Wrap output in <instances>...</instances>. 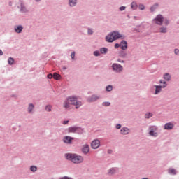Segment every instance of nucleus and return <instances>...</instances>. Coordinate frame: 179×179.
I'll list each match as a JSON object with an SVG mask.
<instances>
[{
  "label": "nucleus",
  "mask_w": 179,
  "mask_h": 179,
  "mask_svg": "<svg viewBox=\"0 0 179 179\" xmlns=\"http://www.w3.org/2000/svg\"><path fill=\"white\" fill-rule=\"evenodd\" d=\"M15 30L16 33H22V31L23 30V27L22 26H17V27L15 28Z\"/></svg>",
  "instance_id": "16"
},
{
  "label": "nucleus",
  "mask_w": 179,
  "mask_h": 179,
  "mask_svg": "<svg viewBox=\"0 0 179 179\" xmlns=\"http://www.w3.org/2000/svg\"><path fill=\"white\" fill-rule=\"evenodd\" d=\"M88 34H93V31L90 29H88Z\"/></svg>",
  "instance_id": "39"
},
{
  "label": "nucleus",
  "mask_w": 179,
  "mask_h": 179,
  "mask_svg": "<svg viewBox=\"0 0 179 179\" xmlns=\"http://www.w3.org/2000/svg\"><path fill=\"white\" fill-rule=\"evenodd\" d=\"M138 8L140 10H143L145 9V6H143V4H140Z\"/></svg>",
  "instance_id": "29"
},
{
  "label": "nucleus",
  "mask_w": 179,
  "mask_h": 179,
  "mask_svg": "<svg viewBox=\"0 0 179 179\" xmlns=\"http://www.w3.org/2000/svg\"><path fill=\"white\" fill-rule=\"evenodd\" d=\"M120 47H121L120 44H119V43L115 44V48H120Z\"/></svg>",
  "instance_id": "37"
},
{
  "label": "nucleus",
  "mask_w": 179,
  "mask_h": 179,
  "mask_svg": "<svg viewBox=\"0 0 179 179\" xmlns=\"http://www.w3.org/2000/svg\"><path fill=\"white\" fill-rule=\"evenodd\" d=\"M169 174H172L173 176H175L176 174V169H169Z\"/></svg>",
  "instance_id": "28"
},
{
  "label": "nucleus",
  "mask_w": 179,
  "mask_h": 179,
  "mask_svg": "<svg viewBox=\"0 0 179 179\" xmlns=\"http://www.w3.org/2000/svg\"><path fill=\"white\" fill-rule=\"evenodd\" d=\"M164 79H165V80H170V79H171V76H170V74L166 73L164 76Z\"/></svg>",
  "instance_id": "19"
},
{
  "label": "nucleus",
  "mask_w": 179,
  "mask_h": 179,
  "mask_svg": "<svg viewBox=\"0 0 179 179\" xmlns=\"http://www.w3.org/2000/svg\"><path fill=\"white\" fill-rule=\"evenodd\" d=\"M120 47H121L122 50L125 51V50H127V48H128V43L127 41H122L120 43Z\"/></svg>",
  "instance_id": "10"
},
{
  "label": "nucleus",
  "mask_w": 179,
  "mask_h": 179,
  "mask_svg": "<svg viewBox=\"0 0 179 179\" xmlns=\"http://www.w3.org/2000/svg\"><path fill=\"white\" fill-rule=\"evenodd\" d=\"M33 108H34V105L29 104V108H28L29 113H31V111H33Z\"/></svg>",
  "instance_id": "22"
},
{
  "label": "nucleus",
  "mask_w": 179,
  "mask_h": 179,
  "mask_svg": "<svg viewBox=\"0 0 179 179\" xmlns=\"http://www.w3.org/2000/svg\"><path fill=\"white\" fill-rule=\"evenodd\" d=\"M173 128H174V124L171 122L166 123L164 125V129L170 130L173 129Z\"/></svg>",
  "instance_id": "12"
},
{
  "label": "nucleus",
  "mask_w": 179,
  "mask_h": 179,
  "mask_svg": "<svg viewBox=\"0 0 179 179\" xmlns=\"http://www.w3.org/2000/svg\"><path fill=\"white\" fill-rule=\"evenodd\" d=\"M151 117H153V114L152 113H147L145 115V117L147 119H149Z\"/></svg>",
  "instance_id": "23"
},
{
  "label": "nucleus",
  "mask_w": 179,
  "mask_h": 179,
  "mask_svg": "<svg viewBox=\"0 0 179 179\" xmlns=\"http://www.w3.org/2000/svg\"><path fill=\"white\" fill-rule=\"evenodd\" d=\"M21 10L22 12H26V8L23 6V4H21Z\"/></svg>",
  "instance_id": "35"
},
{
  "label": "nucleus",
  "mask_w": 179,
  "mask_h": 179,
  "mask_svg": "<svg viewBox=\"0 0 179 179\" xmlns=\"http://www.w3.org/2000/svg\"><path fill=\"white\" fill-rule=\"evenodd\" d=\"M90 150V148L89 147V145H87V144L84 145V146L83 147V149H82L83 153H85V155H87V153H89Z\"/></svg>",
  "instance_id": "9"
},
{
  "label": "nucleus",
  "mask_w": 179,
  "mask_h": 179,
  "mask_svg": "<svg viewBox=\"0 0 179 179\" xmlns=\"http://www.w3.org/2000/svg\"><path fill=\"white\" fill-rule=\"evenodd\" d=\"M53 78L56 80H59L61 79V75H59V74H58L57 73H53Z\"/></svg>",
  "instance_id": "17"
},
{
  "label": "nucleus",
  "mask_w": 179,
  "mask_h": 179,
  "mask_svg": "<svg viewBox=\"0 0 179 179\" xmlns=\"http://www.w3.org/2000/svg\"><path fill=\"white\" fill-rule=\"evenodd\" d=\"M160 83H164V85L162 86L160 85H155V94H159V92H162V87H166V86H167V84H166V82H164L160 80L159 81Z\"/></svg>",
  "instance_id": "6"
},
{
  "label": "nucleus",
  "mask_w": 179,
  "mask_h": 179,
  "mask_svg": "<svg viewBox=\"0 0 179 179\" xmlns=\"http://www.w3.org/2000/svg\"><path fill=\"white\" fill-rule=\"evenodd\" d=\"M13 62H15V60L13 59V58L10 57L8 59V64H9V65H13Z\"/></svg>",
  "instance_id": "25"
},
{
  "label": "nucleus",
  "mask_w": 179,
  "mask_h": 179,
  "mask_svg": "<svg viewBox=\"0 0 179 179\" xmlns=\"http://www.w3.org/2000/svg\"><path fill=\"white\" fill-rule=\"evenodd\" d=\"M112 68L113 71H115L117 73L122 72V70L124 69V68H122V66H121V64H118L117 63H114L112 65Z\"/></svg>",
  "instance_id": "5"
},
{
  "label": "nucleus",
  "mask_w": 179,
  "mask_h": 179,
  "mask_svg": "<svg viewBox=\"0 0 179 179\" xmlns=\"http://www.w3.org/2000/svg\"><path fill=\"white\" fill-rule=\"evenodd\" d=\"M94 55H95V57H99L100 55V52L99 51L94 52Z\"/></svg>",
  "instance_id": "32"
},
{
  "label": "nucleus",
  "mask_w": 179,
  "mask_h": 179,
  "mask_svg": "<svg viewBox=\"0 0 179 179\" xmlns=\"http://www.w3.org/2000/svg\"><path fill=\"white\" fill-rule=\"evenodd\" d=\"M72 59H75V52H73L71 55Z\"/></svg>",
  "instance_id": "38"
},
{
  "label": "nucleus",
  "mask_w": 179,
  "mask_h": 179,
  "mask_svg": "<svg viewBox=\"0 0 179 179\" xmlns=\"http://www.w3.org/2000/svg\"><path fill=\"white\" fill-rule=\"evenodd\" d=\"M66 159L70 160L72 163L79 164V163H83V157L78 155L76 154H66Z\"/></svg>",
  "instance_id": "3"
},
{
  "label": "nucleus",
  "mask_w": 179,
  "mask_h": 179,
  "mask_svg": "<svg viewBox=\"0 0 179 179\" xmlns=\"http://www.w3.org/2000/svg\"><path fill=\"white\" fill-rule=\"evenodd\" d=\"M30 170H31V171H37V167L31 166Z\"/></svg>",
  "instance_id": "30"
},
{
  "label": "nucleus",
  "mask_w": 179,
  "mask_h": 179,
  "mask_svg": "<svg viewBox=\"0 0 179 179\" xmlns=\"http://www.w3.org/2000/svg\"><path fill=\"white\" fill-rule=\"evenodd\" d=\"M106 92H111L113 90V86L108 85L106 87Z\"/></svg>",
  "instance_id": "26"
},
{
  "label": "nucleus",
  "mask_w": 179,
  "mask_h": 179,
  "mask_svg": "<svg viewBox=\"0 0 179 179\" xmlns=\"http://www.w3.org/2000/svg\"><path fill=\"white\" fill-rule=\"evenodd\" d=\"M70 6H75L76 5V0H69Z\"/></svg>",
  "instance_id": "21"
},
{
  "label": "nucleus",
  "mask_w": 179,
  "mask_h": 179,
  "mask_svg": "<svg viewBox=\"0 0 179 179\" xmlns=\"http://www.w3.org/2000/svg\"><path fill=\"white\" fill-rule=\"evenodd\" d=\"M91 146L92 149H97L98 148L100 147V141L97 139L94 140L91 143Z\"/></svg>",
  "instance_id": "8"
},
{
  "label": "nucleus",
  "mask_w": 179,
  "mask_h": 179,
  "mask_svg": "<svg viewBox=\"0 0 179 179\" xmlns=\"http://www.w3.org/2000/svg\"><path fill=\"white\" fill-rule=\"evenodd\" d=\"M48 79H52V78H54V75H52V74H48Z\"/></svg>",
  "instance_id": "36"
},
{
  "label": "nucleus",
  "mask_w": 179,
  "mask_h": 179,
  "mask_svg": "<svg viewBox=\"0 0 179 179\" xmlns=\"http://www.w3.org/2000/svg\"><path fill=\"white\" fill-rule=\"evenodd\" d=\"M71 106H76V108H79L82 106V102L78 101V99L75 96H70L64 101V108H69Z\"/></svg>",
  "instance_id": "1"
},
{
  "label": "nucleus",
  "mask_w": 179,
  "mask_h": 179,
  "mask_svg": "<svg viewBox=\"0 0 179 179\" xmlns=\"http://www.w3.org/2000/svg\"><path fill=\"white\" fill-rule=\"evenodd\" d=\"M120 133L122 135H128L129 134V129L124 127L120 130Z\"/></svg>",
  "instance_id": "13"
},
{
  "label": "nucleus",
  "mask_w": 179,
  "mask_h": 179,
  "mask_svg": "<svg viewBox=\"0 0 179 179\" xmlns=\"http://www.w3.org/2000/svg\"><path fill=\"white\" fill-rule=\"evenodd\" d=\"M149 135H150V136H157V133L155 132V131H157V127L156 126H151L149 127Z\"/></svg>",
  "instance_id": "7"
},
{
  "label": "nucleus",
  "mask_w": 179,
  "mask_h": 179,
  "mask_svg": "<svg viewBox=\"0 0 179 179\" xmlns=\"http://www.w3.org/2000/svg\"><path fill=\"white\" fill-rule=\"evenodd\" d=\"M115 173H117V170L115 168H111L108 171L109 176H113V174H115Z\"/></svg>",
  "instance_id": "15"
},
{
  "label": "nucleus",
  "mask_w": 179,
  "mask_h": 179,
  "mask_svg": "<svg viewBox=\"0 0 179 179\" xmlns=\"http://www.w3.org/2000/svg\"><path fill=\"white\" fill-rule=\"evenodd\" d=\"M36 1H40V0H36Z\"/></svg>",
  "instance_id": "46"
},
{
  "label": "nucleus",
  "mask_w": 179,
  "mask_h": 179,
  "mask_svg": "<svg viewBox=\"0 0 179 179\" xmlns=\"http://www.w3.org/2000/svg\"><path fill=\"white\" fill-rule=\"evenodd\" d=\"M131 6V8L134 9V10L138 8V4H136V2H132Z\"/></svg>",
  "instance_id": "20"
},
{
  "label": "nucleus",
  "mask_w": 179,
  "mask_h": 179,
  "mask_svg": "<svg viewBox=\"0 0 179 179\" xmlns=\"http://www.w3.org/2000/svg\"><path fill=\"white\" fill-rule=\"evenodd\" d=\"M153 22H155L156 24H159V26H162V24H163V22L166 25L169 24V20H164L163 15H157V17L153 20Z\"/></svg>",
  "instance_id": "4"
},
{
  "label": "nucleus",
  "mask_w": 179,
  "mask_h": 179,
  "mask_svg": "<svg viewBox=\"0 0 179 179\" xmlns=\"http://www.w3.org/2000/svg\"><path fill=\"white\" fill-rule=\"evenodd\" d=\"M101 54H106V52H107V51H108V50L106 48H102L100 50Z\"/></svg>",
  "instance_id": "24"
},
{
  "label": "nucleus",
  "mask_w": 179,
  "mask_h": 179,
  "mask_svg": "<svg viewBox=\"0 0 179 179\" xmlns=\"http://www.w3.org/2000/svg\"><path fill=\"white\" fill-rule=\"evenodd\" d=\"M64 143H72V141H73V138L71 136H65L63 139Z\"/></svg>",
  "instance_id": "11"
},
{
  "label": "nucleus",
  "mask_w": 179,
  "mask_h": 179,
  "mask_svg": "<svg viewBox=\"0 0 179 179\" xmlns=\"http://www.w3.org/2000/svg\"><path fill=\"white\" fill-rule=\"evenodd\" d=\"M68 122H69V121H64L63 124H64V125H66V124H68Z\"/></svg>",
  "instance_id": "43"
},
{
  "label": "nucleus",
  "mask_w": 179,
  "mask_h": 179,
  "mask_svg": "<svg viewBox=\"0 0 179 179\" xmlns=\"http://www.w3.org/2000/svg\"><path fill=\"white\" fill-rule=\"evenodd\" d=\"M120 38L124 40V38H125V36L120 34V32L118 31H113L112 33L106 36V41L108 43H113V41H115V40H118Z\"/></svg>",
  "instance_id": "2"
},
{
  "label": "nucleus",
  "mask_w": 179,
  "mask_h": 179,
  "mask_svg": "<svg viewBox=\"0 0 179 179\" xmlns=\"http://www.w3.org/2000/svg\"><path fill=\"white\" fill-rule=\"evenodd\" d=\"M0 55H3V52L0 50Z\"/></svg>",
  "instance_id": "45"
},
{
  "label": "nucleus",
  "mask_w": 179,
  "mask_h": 179,
  "mask_svg": "<svg viewBox=\"0 0 179 179\" xmlns=\"http://www.w3.org/2000/svg\"><path fill=\"white\" fill-rule=\"evenodd\" d=\"M76 131H78L77 127H70V128H69V132H71L73 134H75V132H76Z\"/></svg>",
  "instance_id": "18"
},
{
  "label": "nucleus",
  "mask_w": 179,
  "mask_h": 179,
  "mask_svg": "<svg viewBox=\"0 0 179 179\" xmlns=\"http://www.w3.org/2000/svg\"><path fill=\"white\" fill-rule=\"evenodd\" d=\"M178 52H179L178 49H175V54H178Z\"/></svg>",
  "instance_id": "44"
},
{
  "label": "nucleus",
  "mask_w": 179,
  "mask_h": 179,
  "mask_svg": "<svg viewBox=\"0 0 179 179\" xmlns=\"http://www.w3.org/2000/svg\"><path fill=\"white\" fill-rule=\"evenodd\" d=\"M157 8V5L153 6L152 7H151L150 10L151 12H154L155 9Z\"/></svg>",
  "instance_id": "33"
},
{
  "label": "nucleus",
  "mask_w": 179,
  "mask_h": 179,
  "mask_svg": "<svg viewBox=\"0 0 179 179\" xmlns=\"http://www.w3.org/2000/svg\"><path fill=\"white\" fill-rule=\"evenodd\" d=\"M61 179H72V178H68L66 176H64V177L62 178Z\"/></svg>",
  "instance_id": "42"
},
{
  "label": "nucleus",
  "mask_w": 179,
  "mask_h": 179,
  "mask_svg": "<svg viewBox=\"0 0 179 179\" xmlns=\"http://www.w3.org/2000/svg\"><path fill=\"white\" fill-rule=\"evenodd\" d=\"M96 100H99V96L96 95H93L92 97L88 99V101L90 103H93V101H96Z\"/></svg>",
  "instance_id": "14"
},
{
  "label": "nucleus",
  "mask_w": 179,
  "mask_h": 179,
  "mask_svg": "<svg viewBox=\"0 0 179 179\" xmlns=\"http://www.w3.org/2000/svg\"><path fill=\"white\" fill-rule=\"evenodd\" d=\"M116 128L117 129H121V124H117Z\"/></svg>",
  "instance_id": "41"
},
{
  "label": "nucleus",
  "mask_w": 179,
  "mask_h": 179,
  "mask_svg": "<svg viewBox=\"0 0 179 179\" xmlns=\"http://www.w3.org/2000/svg\"><path fill=\"white\" fill-rule=\"evenodd\" d=\"M110 102H103V106H104L105 107H108L110 106Z\"/></svg>",
  "instance_id": "31"
},
{
  "label": "nucleus",
  "mask_w": 179,
  "mask_h": 179,
  "mask_svg": "<svg viewBox=\"0 0 179 179\" xmlns=\"http://www.w3.org/2000/svg\"><path fill=\"white\" fill-rule=\"evenodd\" d=\"M45 110L46 111H51V106H47Z\"/></svg>",
  "instance_id": "34"
},
{
  "label": "nucleus",
  "mask_w": 179,
  "mask_h": 179,
  "mask_svg": "<svg viewBox=\"0 0 179 179\" xmlns=\"http://www.w3.org/2000/svg\"><path fill=\"white\" fill-rule=\"evenodd\" d=\"M120 10L122 11V10H125V6H122L120 8Z\"/></svg>",
  "instance_id": "40"
},
{
  "label": "nucleus",
  "mask_w": 179,
  "mask_h": 179,
  "mask_svg": "<svg viewBox=\"0 0 179 179\" xmlns=\"http://www.w3.org/2000/svg\"><path fill=\"white\" fill-rule=\"evenodd\" d=\"M160 33H167V29L165 27L160 28Z\"/></svg>",
  "instance_id": "27"
}]
</instances>
